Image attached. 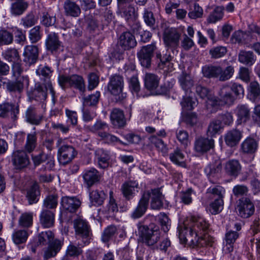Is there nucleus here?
<instances>
[{"label":"nucleus","mask_w":260,"mask_h":260,"mask_svg":"<svg viewBox=\"0 0 260 260\" xmlns=\"http://www.w3.org/2000/svg\"><path fill=\"white\" fill-rule=\"evenodd\" d=\"M223 205V200L221 198H217L210 204V212L212 214H217L222 210Z\"/></svg>","instance_id":"a18cd8bd"},{"label":"nucleus","mask_w":260,"mask_h":260,"mask_svg":"<svg viewBox=\"0 0 260 260\" xmlns=\"http://www.w3.org/2000/svg\"><path fill=\"white\" fill-rule=\"evenodd\" d=\"M235 99V96L232 93L230 85H223L218 91V99L209 100L207 109L211 112H215L217 110L218 106H231L234 104Z\"/></svg>","instance_id":"7ed1b4c3"},{"label":"nucleus","mask_w":260,"mask_h":260,"mask_svg":"<svg viewBox=\"0 0 260 260\" xmlns=\"http://www.w3.org/2000/svg\"><path fill=\"white\" fill-rule=\"evenodd\" d=\"M202 73L206 77L216 78L223 81L232 77L234 69L232 66H228L225 69L220 66H205L202 68Z\"/></svg>","instance_id":"423d86ee"},{"label":"nucleus","mask_w":260,"mask_h":260,"mask_svg":"<svg viewBox=\"0 0 260 260\" xmlns=\"http://www.w3.org/2000/svg\"><path fill=\"white\" fill-rule=\"evenodd\" d=\"M235 113L237 117L236 122L238 125L246 123L250 117V110L246 105H238L235 110Z\"/></svg>","instance_id":"dca6fc26"},{"label":"nucleus","mask_w":260,"mask_h":260,"mask_svg":"<svg viewBox=\"0 0 260 260\" xmlns=\"http://www.w3.org/2000/svg\"><path fill=\"white\" fill-rule=\"evenodd\" d=\"M196 93L202 99H208L207 102V106L208 105V102L209 100H213L210 99L209 96L210 95V90L206 87L202 86L200 84L197 85L196 87Z\"/></svg>","instance_id":"e2e57ef3"},{"label":"nucleus","mask_w":260,"mask_h":260,"mask_svg":"<svg viewBox=\"0 0 260 260\" xmlns=\"http://www.w3.org/2000/svg\"><path fill=\"white\" fill-rule=\"evenodd\" d=\"M150 198V206L152 209L159 210L162 207V196L159 189L155 188L147 190L143 193L137 207L132 213V217L133 218H139L145 214L148 208Z\"/></svg>","instance_id":"f03ea898"},{"label":"nucleus","mask_w":260,"mask_h":260,"mask_svg":"<svg viewBox=\"0 0 260 260\" xmlns=\"http://www.w3.org/2000/svg\"><path fill=\"white\" fill-rule=\"evenodd\" d=\"M124 80L122 76L115 74L109 78L107 85L108 91L113 96L117 101H122L126 97V94L123 93Z\"/></svg>","instance_id":"0eeeda50"},{"label":"nucleus","mask_w":260,"mask_h":260,"mask_svg":"<svg viewBox=\"0 0 260 260\" xmlns=\"http://www.w3.org/2000/svg\"><path fill=\"white\" fill-rule=\"evenodd\" d=\"M214 140L203 137L196 140L194 143V149L199 152H205L209 151L214 147Z\"/></svg>","instance_id":"aec40b11"},{"label":"nucleus","mask_w":260,"mask_h":260,"mask_svg":"<svg viewBox=\"0 0 260 260\" xmlns=\"http://www.w3.org/2000/svg\"><path fill=\"white\" fill-rule=\"evenodd\" d=\"M98 136L108 144H113L116 142L121 143L119 139L116 136L106 132H99Z\"/></svg>","instance_id":"bf43d9fd"},{"label":"nucleus","mask_w":260,"mask_h":260,"mask_svg":"<svg viewBox=\"0 0 260 260\" xmlns=\"http://www.w3.org/2000/svg\"><path fill=\"white\" fill-rule=\"evenodd\" d=\"M190 220L193 223L188 229L185 226L178 228L179 238L182 243L189 242V245L193 248L212 246L213 238L206 233L209 224L201 217L191 216Z\"/></svg>","instance_id":"f257e3e1"},{"label":"nucleus","mask_w":260,"mask_h":260,"mask_svg":"<svg viewBox=\"0 0 260 260\" xmlns=\"http://www.w3.org/2000/svg\"><path fill=\"white\" fill-rule=\"evenodd\" d=\"M13 162H29V157L24 151H16L13 153Z\"/></svg>","instance_id":"603ef678"},{"label":"nucleus","mask_w":260,"mask_h":260,"mask_svg":"<svg viewBox=\"0 0 260 260\" xmlns=\"http://www.w3.org/2000/svg\"><path fill=\"white\" fill-rule=\"evenodd\" d=\"M52 72V71L50 68L42 65H40L36 70L37 75L40 77L41 80L44 81L46 88L48 87L50 93L53 95L54 91L50 80Z\"/></svg>","instance_id":"2eb2a0df"},{"label":"nucleus","mask_w":260,"mask_h":260,"mask_svg":"<svg viewBox=\"0 0 260 260\" xmlns=\"http://www.w3.org/2000/svg\"><path fill=\"white\" fill-rule=\"evenodd\" d=\"M237 206L239 216L244 218L251 216L254 212V206L249 198H242L239 201Z\"/></svg>","instance_id":"ddd939ff"},{"label":"nucleus","mask_w":260,"mask_h":260,"mask_svg":"<svg viewBox=\"0 0 260 260\" xmlns=\"http://www.w3.org/2000/svg\"><path fill=\"white\" fill-rule=\"evenodd\" d=\"M110 119L112 123L116 127H120L125 124V119L123 111L117 108H114L111 111Z\"/></svg>","instance_id":"5701e85b"},{"label":"nucleus","mask_w":260,"mask_h":260,"mask_svg":"<svg viewBox=\"0 0 260 260\" xmlns=\"http://www.w3.org/2000/svg\"><path fill=\"white\" fill-rule=\"evenodd\" d=\"M138 187V183L136 181H128L122 184L121 191L126 200H131L135 196V189Z\"/></svg>","instance_id":"f3484780"},{"label":"nucleus","mask_w":260,"mask_h":260,"mask_svg":"<svg viewBox=\"0 0 260 260\" xmlns=\"http://www.w3.org/2000/svg\"><path fill=\"white\" fill-rule=\"evenodd\" d=\"M2 55L4 59L9 62L14 63L17 61H21L18 51L14 48L6 50L3 53Z\"/></svg>","instance_id":"e433bc0d"},{"label":"nucleus","mask_w":260,"mask_h":260,"mask_svg":"<svg viewBox=\"0 0 260 260\" xmlns=\"http://www.w3.org/2000/svg\"><path fill=\"white\" fill-rule=\"evenodd\" d=\"M18 113V106L9 103H3L0 105V117H5L11 114L13 118H15Z\"/></svg>","instance_id":"7c9ffc66"},{"label":"nucleus","mask_w":260,"mask_h":260,"mask_svg":"<svg viewBox=\"0 0 260 260\" xmlns=\"http://www.w3.org/2000/svg\"><path fill=\"white\" fill-rule=\"evenodd\" d=\"M192 193L193 190L191 188H189L184 191H181L179 195L181 202L185 205L190 204L192 201L191 197Z\"/></svg>","instance_id":"4d7b16f0"},{"label":"nucleus","mask_w":260,"mask_h":260,"mask_svg":"<svg viewBox=\"0 0 260 260\" xmlns=\"http://www.w3.org/2000/svg\"><path fill=\"white\" fill-rule=\"evenodd\" d=\"M180 34L173 28H167L163 33V41L166 46L175 49L179 44Z\"/></svg>","instance_id":"f8f14e48"},{"label":"nucleus","mask_w":260,"mask_h":260,"mask_svg":"<svg viewBox=\"0 0 260 260\" xmlns=\"http://www.w3.org/2000/svg\"><path fill=\"white\" fill-rule=\"evenodd\" d=\"M181 88L186 92H190L193 85V81L190 75L182 73L178 78Z\"/></svg>","instance_id":"473e14b6"},{"label":"nucleus","mask_w":260,"mask_h":260,"mask_svg":"<svg viewBox=\"0 0 260 260\" xmlns=\"http://www.w3.org/2000/svg\"><path fill=\"white\" fill-rule=\"evenodd\" d=\"M225 170L230 175L237 176L241 170L240 164H225Z\"/></svg>","instance_id":"680f3d73"},{"label":"nucleus","mask_w":260,"mask_h":260,"mask_svg":"<svg viewBox=\"0 0 260 260\" xmlns=\"http://www.w3.org/2000/svg\"><path fill=\"white\" fill-rule=\"evenodd\" d=\"M25 80H27V77H19L15 78V81H8L6 83L7 90L11 93L20 94L23 90Z\"/></svg>","instance_id":"a211bd4d"},{"label":"nucleus","mask_w":260,"mask_h":260,"mask_svg":"<svg viewBox=\"0 0 260 260\" xmlns=\"http://www.w3.org/2000/svg\"><path fill=\"white\" fill-rule=\"evenodd\" d=\"M83 178L84 183L89 188L100 181V176L96 170L91 169L83 174Z\"/></svg>","instance_id":"4be33fe9"},{"label":"nucleus","mask_w":260,"mask_h":260,"mask_svg":"<svg viewBox=\"0 0 260 260\" xmlns=\"http://www.w3.org/2000/svg\"><path fill=\"white\" fill-rule=\"evenodd\" d=\"M119 46L124 50H128L135 48L137 44L134 35L130 31L122 32L118 39Z\"/></svg>","instance_id":"4468645a"},{"label":"nucleus","mask_w":260,"mask_h":260,"mask_svg":"<svg viewBox=\"0 0 260 260\" xmlns=\"http://www.w3.org/2000/svg\"><path fill=\"white\" fill-rule=\"evenodd\" d=\"M95 154V159L99 162H107L110 160L109 153L103 149H98Z\"/></svg>","instance_id":"338daca9"},{"label":"nucleus","mask_w":260,"mask_h":260,"mask_svg":"<svg viewBox=\"0 0 260 260\" xmlns=\"http://www.w3.org/2000/svg\"><path fill=\"white\" fill-rule=\"evenodd\" d=\"M223 7H217L209 16L207 21L209 23H214L220 20L223 16Z\"/></svg>","instance_id":"c03bdc74"},{"label":"nucleus","mask_w":260,"mask_h":260,"mask_svg":"<svg viewBox=\"0 0 260 260\" xmlns=\"http://www.w3.org/2000/svg\"><path fill=\"white\" fill-rule=\"evenodd\" d=\"M138 234L142 239L143 243L148 246H152L156 244L160 239V232L157 227L153 224L148 226L142 222L137 224Z\"/></svg>","instance_id":"39448f33"},{"label":"nucleus","mask_w":260,"mask_h":260,"mask_svg":"<svg viewBox=\"0 0 260 260\" xmlns=\"http://www.w3.org/2000/svg\"><path fill=\"white\" fill-rule=\"evenodd\" d=\"M45 45L47 49L52 52L57 50L61 46L58 35L55 32L49 34L46 39Z\"/></svg>","instance_id":"393cba45"},{"label":"nucleus","mask_w":260,"mask_h":260,"mask_svg":"<svg viewBox=\"0 0 260 260\" xmlns=\"http://www.w3.org/2000/svg\"><path fill=\"white\" fill-rule=\"evenodd\" d=\"M54 239V234L51 231L42 232L38 236V242L41 245L49 244L48 249L45 252L44 258H50L56 255L61 247V242Z\"/></svg>","instance_id":"20e7f679"},{"label":"nucleus","mask_w":260,"mask_h":260,"mask_svg":"<svg viewBox=\"0 0 260 260\" xmlns=\"http://www.w3.org/2000/svg\"><path fill=\"white\" fill-rule=\"evenodd\" d=\"M144 80L145 87L149 90L155 89L159 85V78L154 74L146 73Z\"/></svg>","instance_id":"c756f323"},{"label":"nucleus","mask_w":260,"mask_h":260,"mask_svg":"<svg viewBox=\"0 0 260 260\" xmlns=\"http://www.w3.org/2000/svg\"><path fill=\"white\" fill-rule=\"evenodd\" d=\"M28 234L25 230H18L15 231L12 235V239L16 244L25 243L28 238Z\"/></svg>","instance_id":"ea45409f"},{"label":"nucleus","mask_w":260,"mask_h":260,"mask_svg":"<svg viewBox=\"0 0 260 260\" xmlns=\"http://www.w3.org/2000/svg\"><path fill=\"white\" fill-rule=\"evenodd\" d=\"M158 217L159 223L161 226V229L164 231V232H167L169 230L171 226L170 219H169L167 215L164 213H160L158 215Z\"/></svg>","instance_id":"13d9d810"},{"label":"nucleus","mask_w":260,"mask_h":260,"mask_svg":"<svg viewBox=\"0 0 260 260\" xmlns=\"http://www.w3.org/2000/svg\"><path fill=\"white\" fill-rule=\"evenodd\" d=\"M181 105L184 110H191L197 106V100L190 96H184Z\"/></svg>","instance_id":"49530a36"},{"label":"nucleus","mask_w":260,"mask_h":260,"mask_svg":"<svg viewBox=\"0 0 260 260\" xmlns=\"http://www.w3.org/2000/svg\"><path fill=\"white\" fill-rule=\"evenodd\" d=\"M27 122L34 125H39L43 120V115L37 113L36 109L32 106L28 108L25 112Z\"/></svg>","instance_id":"a878e982"},{"label":"nucleus","mask_w":260,"mask_h":260,"mask_svg":"<svg viewBox=\"0 0 260 260\" xmlns=\"http://www.w3.org/2000/svg\"><path fill=\"white\" fill-rule=\"evenodd\" d=\"M40 223L45 228H50L54 224L55 213L53 211L44 209L40 214Z\"/></svg>","instance_id":"412c9836"},{"label":"nucleus","mask_w":260,"mask_h":260,"mask_svg":"<svg viewBox=\"0 0 260 260\" xmlns=\"http://www.w3.org/2000/svg\"><path fill=\"white\" fill-rule=\"evenodd\" d=\"M63 208L70 212H75L81 205L80 201L76 198L64 197L61 202Z\"/></svg>","instance_id":"6ab92c4d"},{"label":"nucleus","mask_w":260,"mask_h":260,"mask_svg":"<svg viewBox=\"0 0 260 260\" xmlns=\"http://www.w3.org/2000/svg\"><path fill=\"white\" fill-rule=\"evenodd\" d=\"M58 204V196L57 194H51L47 196L43 202V207L46 209H53L56 208Z\"/></svg>","instance_id":"79ce46f5"},{"label":"nucleus","mask_w":260,"mask_h":260,"mask_svg":"<svg viewBox=\"0 0 260 260\" xmlns=\"http://www.w3.org/2000/svg\"><path fill=\"white\" fill-rule=\"evenodd\" d=\"M155 43L143 46L137 53V56L141 64L148 68L151 63V59L154 51L156 50Z\"/></svg>","instance_id":"9b49d317"},{"label":"nucleus","mask_w":260,"mask_h":260,"mask_svg":"<svg viewBox=\"0 0 260 260\" xmlns=\"http://www.w3.org/2000/svg\"><path fill=\"white\" fill-rule=\"evenodd\" d=\"M66 139L58 138L56 146L58 148V154L59 160H64V162H70L76 156L77 152L71 145L65 143Z\"/></svg>","instance_id":"1a4fd4ad"},{"label":"nucleus","mask_w":260,"mask_h":260,"mask_svg":"<svg viewBox=\"0 0 260 260\" xmlns=\"http://www.w3.org/2000/svg\"><path fill=\"white\" fill-rule=\"evenodd\" d=\"M58 82L62 88L74 87L82 92H84L85 89L83 78L76 74L71 76H60L58 77Z\"/></svg>","instance_id":"9d476101"},{"label":"nucleus","mask_w":260,"mask_h":260,"mask_svg":"<svg viewBox=\"0 0 260 260\" xmlns=\"http://www.w3.org/2000/svg\"><path fill=\"white\" fill-rule=\"evenodd\" d=\"M32 224V214L31 213L22 214L19 219V224L24 228H28Z\"/></svg>","instance_id":"5fc2aeb1"},{"label":"nucleus","mask_w":260,"mask_h":260,"mask_svg":"<svg viewBox=\"0 0 260 260\" xmlns=\"http://www.w3.org/2000/svg\"><path fill=\"white\" fill-rule=\"evenodd\" d=\"M242 137L241 132L236 129H233L228 131L224 136L225 143L233 147L236 145Z\"/></svg>","instance_id":"b1692460"},{"label":"nucleus","mask_w":260,"mask_h":260,"mask_svg":"<svg viewBox=\"0 0 260 260\" xmlns=\"http://www.w3.org/2000/svg\"><path fill=\"white\" fill-rule=\"evenodd\" d=\"M73 224L77 237L81 239L84 245L88 244L92 236L90 226L88 222L78 218L73 221Z\"/></svg>","instance_id":"6e6552de"},{"label":"nucleus","mask_w":260,"mask_h":260,"mask_svg":"<svg viewBox=\"0 0 260 260\" xmlns=\"http://www.w3.org/2000/svg\"><path fill=\"white\" fill-rule=\"evenodd\" d=\"M226 52V47L219 46L211 48L209 50V54L212 58L216 59L223 56Z\"/></svg>","instance_id":"8fccbe9b"},{"label":"nucleus","mask_w":260,"mask_h":260,"mask_svg":"<svg viewBox=\"0 0 260 260\" xmlns=\"http://www.w3.org/2000/svg\"><path fill=\"white\" fill-rule=\"evenodd\" d=\"M231 89V91H233L235 94V96L237 98H241L244 96V89L243 87L240 84L237 83H233L230 85Z\"/></svg>","instance_id":"69168bd1"},{"label":"nucleus","mask_w":260,"mask_h":260,"mask_svg":"<svg viewBox=\"0 0 260 260\" xmlns=\"http://www.w3.org/2000/svg\"><path fill=\"white\" fill-rule=\"evenodd\" d=\"M149 140L151 143L153 144L163 154L167 152V146L162 140L158 139L155 136H152L150 137Z\"/></svg>","instance_id":"09e8293b"},{"label":"nucleus","mask_w":260,"mask_h":260,"mask_svg":"<svg viewBox=\"0 0 260 260\" xmlns=\"http://www.w3.org/2000/svg\"><path fill=\"white\" fill-rule=\"evenodd\" d=\"M122 16L127 22L134 21L137 17V13L135 7L132 5L122 10Z\"/></svg>","instance_id":"a19ab883"},{"label":"nucleus","mask_w":260,"mask_h":260,"mask_svg":"<svg viewBox=\"0 0 260 260\" xmlns=\"http://www.w3.org/2000/svg\"><path fill=\"white\" fill-rule=\"evenodd\" d=\"M37 134L33 132L28 134L27 135L26 141L24 146L25 150L28 153L32 152L37 146Z\"/></svg>","instance_id":"4c0bfd02"},{"label":"nucleus","mask_w":260,"mask_h":260,"mask_svg":"<svg viewBox=\"0 0 260 260\" xmlns=\"http://www.w3.org/2000/svg\"><path fill=\"white\" fill-rule=\"evenodd\" d=\"M40 195L39 187L37 183H34L27 190L26 198L29 204L31 205L37 203Z\"/></svg>","instance_id":"72a5a7b5"},{"label":"nucleus","mask_w":260,"mask_h":260,"mask_svg":"<svg viewBox=\"0 0 260 260\" xmlns=\"http://www.w3.org/2000/svg\"><path fill=\"white\" fill-rule=\"evenodd\" d=\"M89 198L94 205L99 206L103 204L105 200V194L103 191L94 190L89 193Z\"/></svg>","instance_id":"58836bf2"},{"label":"nucleus","mask_w":260,"mask_h":260,"mask_svg":"<svg viewBox=\"0 0 260 260\" xmlns=\"http://www.w3.org/2000/svg\"><path fill=\"white\" fill-rule=\"evenodd\" d=\"M13 40L11 33L6 30H0V45H8L11 44Z\"/></svg>","instance_id":"052dcab7"},{"label":"nucleus","mask_w":260,"mask_h":260,"mask_svg":"<svg viewBox=\"0 0 260 260\" xmlns=\"http://www.w3.org/2000/svg\"><path fill=\"white\" fill-rule=\"evenodd\" d=\"M88 88L91 90L95 88L99 83V77L94 73H91L88 76Z\"/></svg>","instance_id":"774afa93"},{"label":"nucleus","mask_w":260,"mask_h":260,"mask_svg":"<svg viewBox=\"0 0 260 260\" xmlns=\"http://www.w3.org/2000/svg\"><path fill=\"white\" fill-rule=\"evenodd\" d=\"M223 128V126L220 120H213L208 125L207 135L210 137H213L216 134H219Z\"/></svg>","instance_id":"c9c22d12"},{"label":"nucleus","mask_w":260,"mask_h":260,"mask_svg":"<svg viewBox=\"0 0 260 260\" xmlns=\"http://www.w3.org/2000/svg\"><path fill=\"white\" fill-rule=\"evenodd\" d=\"M27 7L25 2H16L13 3L11 7L12 13L15 15H19L23 13Z\"/></svg>","instance_id":"864d4df0"},{"label":"nucleus","mask_w":260,"mask_h":260,"mask_svg":"<svg viewBox=\"0 0 260 260\" xmlns=\"http://www.w3.org/2000/svg\"><path fill=\"white\" fill-rule=\"evenodd\" d=\"M257 147L256 141L253 138H248L241 144V150L244 153H253Z\"/></svg>","instance_id":"f704fd0d"},{"label":"nucleus","mask_w":260,"mask_h":260,"mask_svg":"<svg viewBox=\"0 0 260 260\" xmlns=\"http://www.w3.org/2000/svg\"><path fill=\"white\" fill-rule=\"evenodd\" d=\"M100 96V93L96 91L95 93L91 94L86 98H84V106H93L96 105L99 101Z\"/></svg>","instance_id":"0e129e2a"},{"label":"nucleus","mask_w":260,"mask_h":260,"mask_svg":"<svg viewBox=\"0 0 260 260\" xmlns=\"http://www.w3.org/2000/svg\"><path fill=\"white\" fill-rule=\"evenodd\" d=\"M48 91H50L48 87L46 88L45 83L43 85L38 83L35 85V88L32 92V95L36 101H44L47 98Z\"/></svg>","instance_id":"2f4dec72"},{"label":"nucleus","mask_w":260,"mask_h":260,"mask_svg":"<svg viewBox=\"0 0 260 260\" xmlns=\"http://www.w3.org/2000/svg\"><path fill=\"white\" fill-rule=\"evenodd\" d=\"M40 30V26H36L29 30V39L32 43H36L41 40L42 34Z\"/></svg>","instance_id":"3c124183"},{"label":"nucleus","mask_w":260,"mask_h":260,"mask_svg":"<svg viewBox=\"0 0 260 260\" xmlns=\"http://www.w3.org/2000/svg\"><path fill=\"white\" fill-rule=\"evenodd\" d=\"M143 18L144 22L148 26L150 27L154 26L156 20L151 11L145 8L143 14Z\"/></svg>","instance_id":"de8ad7c7"},{"label":"nucleus","mask_w":260,"mask_h":260,"mask_svg":"<svg viewBox=\"0 0 260 260\" xmlns=\"http://www.w3.org/2000/svg\"><path fill=\"white\" fill-rule=\"evenodd\" d=\"M24 61L29 64L34 63L38 56V49L36 46H27L24 49L23 53Z\"/></svg>","instance_id":"bb28decb"},{"label":"nucleus","mask_w":260,"mask_h":260,"mask_svg":"<svg viewBox=\"0 0 260 260\" xmlns=\"http://www.w3.org/2000/svg\"><path fill=\"white\" fill-rule=\"evenodd\" d=\"M117 231L115 226L110 225L108 226L103 232L102 236V240L104 242L109 241L115 235Z\"/></svg>","instance_id":"6e6d98bb"},{"label":"nucleus","mask_w":260,"mask_h":260,"mask_svg":"<svg viewBox=\"0 0 260 260\" xmlns=\"http://www.w3.org/2000/svg\"><path fill=\"white\" fill-rule=\"evenodd\" d=\"M108 127V125L107 123L101 120H97L93 125L86 126L85 128L90 132L98 134L99 132H102V131L105 130Z\"/></svg>","instance_id":"37998d69"},{"label":"nucleus","mask_w":260,"mask_h":260,"mask_svg":"<svg viewBox=\"0 0 260 260\" xmlns=\"http://www.w3.org/2000/svg\"><path fill=\"white\" fill-rule=\"evenodd\" d=\"M64 12L68 16L78 17L81 13V9L75 2L67 0L63 5Z\"/></svg>","instance_id":"c85d7f7f"},{"label":"nucleus","mask_w":260,"mask_h":260,"mask_svg":"<svg viewBox=\"0 0 260 260\" xmlns=\"http://www.w3.org/2000/svg\"><path fill=\"white\" fill-rule=\"evenodd\" d=\"M256 56L250 51L241 50L238 54V61L248 66H252L255 62Z\"/></svg>","instance_id":"cd10ccee"}]
</instances>
